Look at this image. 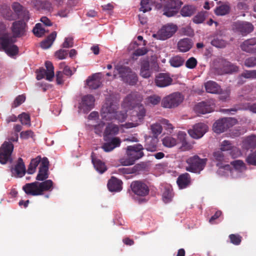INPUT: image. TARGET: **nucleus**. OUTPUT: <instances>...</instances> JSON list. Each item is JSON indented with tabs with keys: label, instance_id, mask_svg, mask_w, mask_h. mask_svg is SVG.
<instances>
[{
	"label": "nucleus",
	"instance_id": "f257e3e1",
	"mask_svg": "<svg viewBox=\"0 0 256 256\" xmlns=\"http://www.w3.org/2000/svg\"><path fill=\"white\" fill-rule=\"evenodd\" d=\"M48 160L46 158L42 160L38 172L36 177L38 181L26 184L22 186V190L28 195L33 196L42 195L44 192L52 191L53 182L52 180H46L48 178Z\"/></svg>",
	"mask_w": 256,
	"mask_h": 256
},
{
	"label": "nucleus",
	"instance_id": "f03ea898",
	"mask_svg": "<svg viewBox=\"0 0 256 256\" xmlns=\"http://www.w3.org/2000/svg\"><path fill=\"white\" fill-rule=\"evenodd\" d=\"M142 98L138 92H132L128 94L124 100L122 106L126 110L134 108L132 112L130 120L132 122H127L121 126L126 128L136 127L142 122L146 115V110L144 106L138 105Z\"/></svg>",
	"mask_w": 256,
	"mask_h": 256
},
{
	"label": "nucleus",
	"instance_id": "7ed1b4c3",
	"mask_svg": "<svg viewBox=\"0 0 256 256\" xmlns=\"http://www.w3.org/2000/svg\"><path fill=\"white\" fill-rule=\"evenodd\" d=\"M8 25L5 22H0V48H2L10 56L18 53V48L14 44V40L8 32Z\"/></svg>",
	"mask_w": 256,
	"mask_h": 256
},
{
	"label": "nucleus",
	"instance_id": "20e7f679",
	"mask_svg": "<svg viewBox=\"0 0 256 256\" xmlns=\"http://www.w3.org/2000/svg\"><path fill=\"white\" fill-rule=\"evenodd\" d=\"M118 105L116 102H112L107 100L103 105L101 110L102 120L106 121L117 120L119 122H124L126 117V112H117Z\"/></svg>",
	"mask_w": 256,
	"mask_h": 256
},
{
	"label": "nucleus",
	"instance_id": "39448f33",
	"mask_svg": "<svg viewBox=\"0 0 256 256\" xmlns=\"http://www.w3.org/2000/svg\"><path fill=\"white\" fill-rule=\"evenodd\" d=\"M143 150L144 148L140 144L128 146L126 150L127 157L121 158L120 163L125 166L134 164L136 160L143 156Z\"/></svg>",
	"mask_w": 256,
	"mask_h": 256
},
{
	"label": "nucleus",
	"instance_id": "423d86ee",
	"mask_svg": "<svg viewBox=\"0 0 256 256\" xmlns=\"http://www.w3.org/2000/svg\"><path fill=\"white\" fill-rule=\"evenodd\" d=\"M114 72H118L122 80L130 85L135 84L138 81L136 74L132 72L128 66L117 64L115 67Z\"/></svg>",
	"mask_w": 256,
	"mask_h": 256
},
{
	"label": "nucleus",
	"instance_id": "0eeeda50",
	"mask_svg": "<svg viewBox=\"0 0 256 256\" xmlns=\"http://www.w3.org/2000/svg\"><path fill=\"white\" fill-rule=\"evenodd\" d=\"M206 162V158H200L196 155L190 157L186 160L188 165L186 167V170L191 172L199 174L204 169Z\"/></svg>",
	"mask_w": 256,
	"mask_h": 256
},
{
	"label": "nucleus",
	"instance_id": "6e6552de",
	"mask_svg": "<svg viewBox=\"0 0 256 256\" xmlns=\"http://www.w3.org/2000/svg\"><path fill=\"white\" fill-rule=\"evenodd\" d=\"M184 100V96L176 92L171 94L163 98L162 106L164 108H172L177 107Z\"/></svg>",
	"mask_w": 256,
	"mask_h": 256
},
{
	"label": "nucleus",
	"instance_id": "1a4fd4ad",
	"mask_svg": "<svg viewBox=\"0 0 256 256\" xmlns=\"http://www.w3.org/2000/svg\"><path fill=\"white\" fill-rule=\"evenodd\" d=\"M236 123L237 120L234 118H223L214 123L213 130L217 134H220Z\"/></svg>",
	"mask_w": 256,
	"mask_h": 256
},
{
	"label": "nucleus",
	"instance_id": "9d476101",
	"mask_svg": "<svg viewBox=\"0 0 256 256\" xmlns=\"http://www.w3.org/2000/svg\"><path fill=\"white\" fill-rule=\"evenodd\" d=\"M177 26L174 24H168L162 26L152 36L158 40H166L170 38L176 31Z\"/></svg>",
	"mask_w": 256,
	"mask_h": 256
},
{
	"label": "nucleus",
	"instance_id": "9b49d317",
	"mask_svg": "<svg viewBox=\"0 0 256 256\" xmlns=\"http://www.w3.org/2000/svg\"><path fill=\"white\" fill-rule=\"evenodd\" d=\"M14 150V146L10 142H4L0 148V163L6 164L12 161L11 154Z\"/></svg>",
	"mask_w": 256,
	"mask_h": 256
},
{
	"label": "nucleus",
	"instance_id": "f8f14e48",
	"mask_svg": "<svg viewBox=\"0 0 256 256\" xmlns=\"http://www.w3.org/2000/svg\"><path fill=\"white\" fill-rule=\"evenodd\" d=\"M182 4L180 0H168L164 8V14L168 17L174 16Z\"/></svg>",
	"mask_w": 256,
	"mask_h": 256
},
{
	"label": "nucleus",
	"instance_id": "ddd939ff",
	"mask_svg": "<svg viewBox=\"0 0 256 256\" xmlns=\"http://www.w3.org/2000/svg\"><path fill=\"white\" fill-rule=\"evenodd\" d=\"M46 70L44 68H40L38 71L36 72V78L40 80L44 78L48 81H52L54 77V68L52 63L49 61L45 62Z\"/></svg>",
	"mask_w": 256,
	"mask_h": 256
},
{
	"label": "nucleus",
	"instance_id": "4468645a",
	"mask_svg": "<svg viewBox=\"0 0 256 256\" xmlns=\"http://www.w3.org/2000/svg\"><path fill=\"white\" fill-rule=\"evenodd\" d=\"M233 166L230 168V176L232 178H238L244 176V172L246 170V167L244 162L240 160H234L231 162Z\"/></svg>",
	"mask_w": 256,
	"mask_h": 256
},
{
	"label": "nucleus",
	"instance_id": "2eb2a0df",
	"mask_svg": "<svg viewBox=\"0 0 256 256\" xmlns=\"http://www.w3.org/2000/svg\"><path fill=\"white\" fill-rule=\"evenodd\" d=\"M208 126L204 123H198L188 130L190 136L194 138H201L208 131Z\"/></svg>",
	"mask_w": 256,
	"mask_h": 256
},
{
	"label": "nucleus",
	"instance_id": "dca6fc26",
	"mask_svg": "<svg viewBox=\"0 0 256 256\" xmlns=\"http://www.w3.org/2000/svg\"><path fill=\"white\" fill-rule=\"evenodd\" d=\"M94 101V98L90 94H88L84 96L82 98L81 102L79 104V110L83 112H88L93 108Z\"/></svg>",
	"mask_w": 256,
	"mask_h": 256
},
{
	"label": "nucleus",
	"instance_id": "f3484780",
	"mask_svg": "<svg viewBox=\"0 0 256 256\" xmlns=\"http://www.w3.org/2000/svg\"><path fill=\"white\" fill-rule=\"evenodd\" d=\"M233 28L242 35L246 36L254 30V26L249 22H236L234 24Z\"/></svg>",
	"mask_w": 256,
	"mask_h": 256
},
{
	"label": "nucleus",
	"instance_id": "a211bd4d",
	"mask_svg": "<svg viewBox=\"0 0 256 256\" xmlns=\"http://www.w3.org/2000/svg\"><path fill=\"white\" fill-rule=\"evenodd\" d=\"M131 188L132 191L136 195L144 196L148 194L149 192V189L148 186L144 183L136 181L134 182L131 184Z\"/></svg>",
	"mask_w": 256,
	"mask_h": 256
},
{
	"label": "nucleus",
	"instance_id": "6ab92c4d",
	"mask_svg": "<svg viewBox=\"0 0 256 256\" xmlns=\"http://www.w3.org/2000/svg\"><path fill=\"white\" fill-rule=\"evenodd\" d=\"M220 150L222 152H229L230 154L234 158L241 155L240 150L234 146L230 141L224 140L222 141L220 145Z\"/></svg>",
	"mask_w": 256,
	"mask_h": 256
},
{
	"label": "nucleus",
	"instance_id": "aec40b11",
	"mask_svg": "<svg viewBox=\"0 0 256 256\" xmlns=\"http://www.w3.org/2000/svg\"><path fill=\"white\" fill-rule=\"evenodd\" d=\"M154 82L157 86L164 88L172 84V79L168 74L160 73L156 76Z\"/></svg>",
	"mask_w": 256,
	"mask_h": 256
},
{
	"label": "nucleus",
	"instance_id": "412c9836",
	"mask_svg": "<svg viewBox=\"0 0 256 256\" xmlns=\"http://www.w3.org/2000/svg\"><path fill=\"white\" fill-rule=\"evenodd\" d=\"M11 28L14 37H20L25 34L26 24L23 20L16 21L12 23Z\"/></svg>",
	"mask_w": 256,
	"mask_h": 256
},
{
	"label": "nucleus",
	"instance_id": "4be33fe9",
	"mask_svg": "<svg viewBox=\"0 0 256 256\" xmlns=\"http://www.w3.org/2000/svg\"><path fill=\"white\" fill-rule=\"evenodd\" d=\"M213 105L210 102H202L195 106L194 110L198 114L210 113L213 111Z\"/></svg>",
	"mask_w": 256,
	"mask_h": 256
},
{
	"label": "nucleus",
	"instance_id": "5701e85b",
	"mask_svg": "<svg viewBox=\"0 0 256 256\" xmlns=\"http://www.w3.org/2000/svg\"><path fill=\"white\" fill-rule=\"evenodd\" d=\"M240 48L243 51L249 53H256V38H253L244 40Z\"/></svg>",
	"mask_w": 256,
	"mask_h": 256
},
{
	"label": "nucleus",
	"instance_id": "b1692460",
	"mask_svg": "<svg viewBox=\"0 0 256 256\" xmlns=\"http://www.w3.org/2000/svg\"><path fill=\"white\" fill-rule=\"evenodd\" d=\"M26 168L22 158H19L18 163L14 168H11L12 176L15 177L21 178L26 173Z\"/></svg>",
	"mask_w": 256,
	"mask_h": 256
},
{
	"label": "nucleus",
	"instance_id": "393cba45",
	"mask_svg": "<svg viewBox=\"0 0 256 256\" xmlns=\"http://www.w3.org/2000/svg\"><path fill=\"white\" fill-rule=\"evenodd\" d=\"M86 84L90 89H96L100 86L102 84L100 74L96 73L90 76L86 81Z\"/></svg>",
	"mask_w": 256,
	"mask_h": 256
},
{
	"label": "nucleus",
	"instance_id": "a878e982",
	"mask_svg": "<svg viewBox=\"0 0 256 256\" xmlns=\"http://www.w3.org/2000/svg\"><path fill=\"white\" fill-rule=\"evenodd\" d=\"M0 13L4 18L10 21L17 18L16 14L12 12L10 6L6 4H3L0 6Z\"/></svg>",
	"mask_w": 256,
	"mask_h": 256
},
{
	"label": "nucleus",
	"instance_id": "bb28decb",
	"mask_svg": "<svg viewBox=\"0 0 256 256\" xmlns=\"http://www.w3.org/2000/svg\"><path fill=\"white\" fill-rule=\"evenodd\" d=\"M121 140L120 138L118 137L113 138L111 140L108 142L104 143L102 148L106 152H110L114 148L120 146Z\"/></svg>",
	"mask_w": 256,
	"mask_h": 256
},
{
	"label": "nucleus",
	"instance_id": "cd10ccee",
	"mask_svg": "<svg viewBox=\"0 0 256 256\" xmlns=\"http://www.w3.org/2000/svg\"><path fill=\"white\" fill-rule=\"evenodd\" d=\"M156 3H157L156 7L158 8H161L162 3L158 4L156 0H142L140 10L144 13L150 11L152 10L151 6Z\"/></svg>",
	"mask_w": 256,
	"mask_h": 256
},
{
	"label": "nucleus",
	"instance_id": "c85d7f7f",
	"mask_svg": "<svg viewBox=\"0 0 256 256\" xmlns=\"http://www.w3.org/2000/svg\"><path fill=\"white\" fill-rule=\"evenodd\" d=\"M122 180L112 177L108 183V188L110 192H120L122 189Z\"/></svg>",
	"mask_w": 256,
	"mask_h": 256
},
{
	"label": "nucleus",
	"instance_id": "c756f323",
	"mask_svg": "<svg viewBox=\"0 0 256 256\" xmlns=\"http://www.w3.org/2000/svg\"><path fill=\"white\" fill-rule=\"evenodd\" d=\"M119 132L118 126L114 124L109 123L106 126V129L104 132V136L105 140H106L110 136L116 135Z\"/></svg>",
	"mask_w": 256,
	"mask_h": 256
},
{
	"label": "nucleus",
	"instance_id": "7c9ffc66",
	"mask_svg": "<svg viewBox=\"0 0 256 256\" xmlns=\"http://www.w3.org/2000/svg\"><path fill=\"white\" fill-rule=\"evenodd\" d=\"M176 182L180 189L186 188L190 183V174L188 173H185L180 175L177 179Z\"/></svg>",
	"mask_w": 256,
	"mask_h": 256
},
{
	"label": "nucleus",
	"instance_id": "2f4dec72",
	"mask_svg": "<svg viewBox=\"0 0 256 256\" xmlns=\"http://www.w3.org/2000/svg\"><path fill=\"white\" fill-rule=\"evenodd\" d=\"M206 92L211 94H219L222 90L220 86L215 82L210 80L204 84Z\"/></svg>",
	"mask_w": 256,
	"mask_h": 256
},
{
	"label": "nucleus",
	"instance_id": "473e14b6",
	"mask_svg": "<svg viewBox=\"0 0 256 256\" xmlns=\"http://www.w3.org/2000/svg\"><path fill=\"white\" fill-rule=\"evenodd\" d=\"M192 43L188 38L180 40L178 43V48L181 52H186L192 47Z\"/></svg>",
	"mask_w": 256,
	"mask_h": 256
},
{
	"label": "nucleus",
	"instance_id": "72a5a7b5",
	"mask_svg": "<svg viewBox=\"0 0 256 256\" xmlns=\"http://www.w3.org/2000/svg\"><path fill=\"white\" fill-rule=\"evenodd\" d=\"M94 153L92 154V162L97 172L100 174L104 173L106 170V167L104 162L100 159L94 158Z\"/></svg>",
	"mask_w": 256,
	"mask_h": 256
},
{
	"label": "nucleus",
	"instance_id": "f704fd0d",
	"mask_svg": "<svg viewBox=\"0 0 256 256\" xmlns=\"http://www.w3.org/2000/svg\"><path fill=\"white\" fill-rule=\"evenodd\" d=\"M158 138L151 136H147L146 138V148L147 150L154 152L156 150Z\"/></svg>",
	"mask_w": 256,
	"mask_h": 256
},
{
	"label": "nucleus",
	"instance_id": "c9c22d12",
	"mask_svg": "<svg viewBox=\"0 0 256 256\" xmlns=\"http://www.w3.org/2000/svg\"><path fill=\"white\" fill-rule=\"evenodd\" d=\"M222 62L223 72L226 74H232L236 72L238 70V68L236 66L229 62L224 60Z\"/></svg>",
	"mask_w": 256,
	"mask_h": 256
},
{
	"label": "nucleus",
	"instance_id": "e433bc0d",
	"mask_svg": "<svg viewBox=\"0 0 256 256\" xmlns=\"http://www.w3.org/2000/svg\"><path fill=\"white\" fill-rule=\"evenodd\" d=\"M56 36V32H52L46 40L41 42L40 46L42 48L47 49L50 48L55 40Z\"/></svg>",
	"mask_w": 256,
	"mask_h": 256
},
{
	"label": "nucleus",
	"instance_id": "4c0bfd02",
	"mask_svg": "<svg viewBox=\"0 0 256 256\" xmlns=\"http://www.w3.org/2000/svg\"><path fill=\"white\" fill-rule=\"evenodd\" d=\"M196 6L192 5H186L181 9L180 14L182 16L190 17L196 12Z\"/></svg>",
	"mask_w": 256,
	"mask_h": 256
},
{
	"label": "nucleus",
	"instance_id": "58836bf2",
	"mask_svg": "<svg viewBox=\"0 0 256 256\" xmlns=\"http://www.w3.org/2000/svg\"><path fill=\"white\" fill-rule=\"evenodd\" d=\"M41 158L39 156H37L35 158L32 160L31 162L28 166L27 172L28 174H33L35 172L36 167L40 164L42 162Z\"/></svg>",
	"mask_w": 256,
	"mask_h": 256
},
{
	"label": "nucleus",
	"instance_id": "ea45409f",
	"mask_svg": "<svg viewBox=\"0 0 256 256\" xmlns=\"http://www.w3.org/2000/svg\"><path fill=\"white\" fill-rule=\"evenodd\" d=\"M242 78L255 79L256 78V70H245L238 77V83L242 84L243 82L242 80Z\"/></svg>",
	"mask_w": 256,
	"mask_h": 256
},
{
	"label": "nucleus",
	"instance_id": "a19ab883",
	"mask_svg": "<svg viewBox=\"0 0 256 256\" xmlns=\"http://www.w3.org/2000/svg\"><path fill=\"white\" fill-rule=\"evenodd\" d=\"M152 73V70L150 69L149 62L148 61L144 62L141 66V76L144 78H148L151 76Z\"/></svg>",
	"mask_w": 256,
	"mask_h": 256
},
{
	"label": "nucleus",
	"instance_id": "79ce46f5",
	"mask_svg": "<svg viewBox=\"0 0 256 256\" xmlns=\"http://www.w3.org/2000/svg\"><path fill=\"white\" fill-rule=\"evenodd\" d=\"M256 146V136H251L246 138L243 142L244 147L247 149L254 148Z\"/></svg>",
	"mask_w": 256,
	"mask_h": 256
},
{
	"label": "nucleus",
	"instance_id": "37998d69",
	"mask_svg": "<svg viewBox=\"0 0 256 256\" xmlns=\"http://www.w3.org/2000/svg\"><path fill=\"white\" fill-rule=\"evenodd\" d=\"M217 166L218 168L217 171V173L218 175L221 176H230V168L228 164H224Z\"/></svg>",
	"mask_w": 256,
	"mask_h": 256
},
{
	"label": "nucleus",
	"instance_id": "c03bdc74",
	"mask_svg": "<svg viewBox=\"0 0 256 256\" xmlns=\"http://www.w3.org/2000/svg\"><path fill=\"white\" fill-rule=\"evenodd\" d=\"M214 162H216V166L222 164L225 162L224 156L222 151L218 150L214 152L213 154Z\"/></svg>",
	"mask_w": 256,
	"mask_h": 256
},
{
	"label": "nucleus",
	"instance_id": "a18cd8bd",
	"mask_svg": "<svg viewBox=\"0 0 256 256\" xmlns=\"http://www.w3.org/2000/svg\"><path fill=\"white\" fill-rule=\"evenodd\" d=\"M161 100L160 96L156 94H153L147 97L146 98L145 102L147 105L155 106L158 104Z\"/></svg>",
	"mask_w": 256,
	"mask_h": 256
},
{
	"label": "nucleus",
	"instance_id": "49530a36",
	"mask_svg": "<svg viewBox=\"0 0 256 256\" xmlns=\"http://www.w3.org/2000/svg\"><path fill=\"white\" fill-rule=\"evenodd\" d=\"M230 7L228 4H224L217 7L215 10V13L218 16H224L230 12Z\"/></svg>",
	"mask_w": 256,
	"mask_h": 256
},
{
	"label": "nucleus",
	"instance_id": "de8ad7c7",
	"mask_svg": "<svg viewBox=\"0 0 256 256\" xmlns=\"http://www.w3.org/2000/svg\"><path fill=\"white\" fill-rule=\"evenodd\" d=\"M186 134L184 132H180L178 133V140L182 142V149L184 150H188L190 148V146L188 144L186 140Z\"/></svg>",
	"mask_w": 256,
	"mask_h": 256
},
{
	"label": "nucleus",
	"instance_id": "09e8293b",
	"mask_svg": "<svg viewBox=\"0 0 256 256\" xmlns=\"http://www.w3.org/2000/svg\"><path fill=\"white\" fill-rule=\"evenodd\" d=\"M33 32L37 37H41L48 32L42 26L41 24H37L33 28Z\"/></svg>",
	"mask_w": 256,
	"mask_h": 256
},
{
	"label": "nucleus",
	"instance_id": "8fccbe9b",
	"mask_svg": "<svg viewBox=\"0 0 256 256\" xmlns=\"http://www.w3.org/2000/svg\"><path fill=\"white\" fill-rule=\"evenodd\" d=\"M184 59L182 57L176 56L172 58L170 60V65L175 68L182 66L184 62Z\"/></svg>",
	"mask_w": 256,
	"mask_h": 256
},
{
	"label": "nucleus",
	"instance_id": "3c124183",
	"mask_svg": "<svg viewBox=\"0 0 256 256\" xmlns=\"http://www.w3.org/2000/svg\"><path fill=\"white\" fill-rule=\"evenodd\" d=\"M162 144L168 148H171L176 144V140L171 136H166L162 140Z\"/></svg>",
	"mask_w": 256,
	"mask_h": 256
},
{
	"label": "nucleus",
	"instance_id": "603ef678",
	"mask_svg": "<svg viewBox=\"0 0 256 256\" xmlns=\"http://www.w3.org/2000/svg\"><path fill=\"white\" fill-rule=\"evenodd\" d=\"M150 130L154 135V138H156L160 135L162 130V126L158 123H155L150 126Z\"/></svg>",
	"mask_w": 256,
	"mask_h": 256
},
{
	"label": "nucleus",
	"instance_id": "864d4df0",
	"mask_svg": "<svg viewBox=\"0 0 256 256\" xmlns=\"http://www.w3.org/2000/svg\"><path fill=\"white\" fill-rule=\"evenodd\" d=\"M173 196L172 190L170 188H165V190L162 194V199L165 203H168L172 200Z\"/></svg>",
	"mask_w": 256,
	"mask_h": 256
},
{
	"label": "nucleus",
	"instance_id": "5fc2aeb1",
	"mask_svg": "<svg viewBox=\"0 0 256 256\" xmlns=\"http://www.w3.org/2000/svg\"><path fill=\"white\" fill-rule=\"evenodd\" d=\"M206 18L205 12H200L198 13L192 18L194 23L200 24L202 23Z\"/></svg>",
	"mask_w": 256,
	"mask_h": 256
},
{
	"label": "nucleus",
	"instance_id": "6e6d98bb",
	"mask_svg": "<svg viewBox=\"0 0 256 256\" xmlns=\"http://www.w3.org/2000/svg\"><path fill=\"white\" fill-rule=\"evenodd\" d=\"M18 118H19L22 124L28 126L30 125V117L28 114L25 112H23L20 114Z\"/></svg>",
	"mask_w": 256,
	"mask_h": 256
},
{
	"label": "nucleus",
	"instance_id": "4d7b16f0",
	"mask_svg": "<svg viewBox=\"0 0 256 256\" xmlns=\"http://www.w3.org/2000/svg\"><path fill=\"white\" fill-rule=\"evenodd\" d=\"M12 8L14 11V13L16 14L17 18H18L23 11L22 10V6L18 2H14L12 4Z\"/></svg>",
	"mask_w": 256,
	"mask_h": 256
},
{
	"label": "nucleus",
	"instance_id": "13d9d810",
	"mask_svg": "<svg viewBox=\"0 0 256 256\" xmlns=\"http://www.w3.org/2000/svg\"><path fill=\"white\" fill-rule=\"evenodd\" d=\"M26 100V96L24 94L18 96L14 100L12 106L13 108H16L23 103Z\"/></svg>",
	"mask_w": 256,
	"mask_h": 256
},
{
	"label": "nucleus",
	"instance_id": "bf43d9fd",
	"mask_svg": "<svg viewBox=\"0 0 256 256\" xmlns=\"http://www.w3.org/2000/svg\"><path fill=\"white\" fill-rule=\"evenodd\" d=\"M212 44L216 47L222 48L224 47L226 43V41L222 39L216 38L212 40Z\"/></svg>",
	"mask_w": 256,
	"mask_h": 256
},
{
	"label": "nucleus",
	"instance_id": "052dcab7",
	"mask_svg": "<svg viewBox=\"0 0 256 256\" xmlns=\"http://www.w3.org/2000/svg\"><path fill=\"white\" fill-rule=\"evenodd\" d=\"M104 126V124L102 122H100L98 124L94 125L93 127L94 132L98 135H100L103 132Z\"/></svg>",
	"mask_w": 256,
	"mask_h": 256
},
{
	"label": "nucleus",
	"instance_id": "680f3d73",
	"mask_svg": "<svg viewBox=\"0 0 256 256\" xmlns=\"http://www.w3.org/2000/svg\"><path fill=\"white\" fill-rule=\"evenodd\" d=\"M244 65L248 68L256 66V57L252 56L246 58L244 61Z\"/></svg>",
	"mask_w": 256,
	"mask_h": 256
},
{
	"label": "nucleus",
	"instance_id": "e2e57ef3",
	"mask_svg": "<svg viewBox=\"0 0 256 256\" xmlns=\"http://www.w3.org/2000/svg\"><path fill=\"white\" fill-rule=\"evenodd\" d=\"M53 9L54 6L51 2L48 0L43 1L42 10L50 12Z\"/></svg>",
	"mask_w": 256,
	"mask_h": 256
},
{
	"label": "nucleus",
	"instance_id": "0e129e2a",
	"mask_svg": "<svg viewBox=\"0 0 256 256\" xmlns=\"http://www.w3.org/2000/svg\"><path fill=\"white\" fill-rule=\"evenodd\" d=\"M229 238L232 243L235 245H238L242 240V238L239 235L231 234Z\"/></svg>",
	"mask_w": 256,
	"mask_h": 256
},
{
	"label": "nucleus",
	"instance_id": "69168bd1",
	"mask_svg": "<svg viewBox=\"0 0 256 256\" xmlns=\"http://www.w3.org/2000/svg\"><path fill=\"white\" fill-rule=\"evenodd\" d=\"M197 64L196 59L193 57L188 58L186 62V66L188 68H194Z\"/></svg>",
	"mask_w": 256,
	"mask_h": 256
},
{
	"label": "nucleus",
	"instance_id": "338daca9",
	"mask_svg": "<svg viewBox=\"0 0 256 256\" xmlns=\"http://www.w3.org/2000/svg\"><path fill=\"white\" fill-rule=\"evenodd\" d=\"M55 54L58 59L63 60L66 58L68 53L66 50L60 49L56 52Z\"/></svg>",
	"mask_w": 256,
	"mask_h": 256
},
{
	"label": "nucleus",
	"instance_id": "774afa93",
	"mask_svg": "<svg viewBox=\"0 0 256 256\" xmlns=\"http://www.w3.org/2000/svg\"><path fill=\"white\" fill-rule=\"evenodd\" d=\"M73 46V39L71 37L66 38L62 44V47L69 48Z\"/></svg>",
	"mask_w": 256,
	"mask_h": 256
}]
</instances>
